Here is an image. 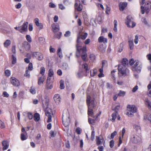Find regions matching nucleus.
<instances>
[{
	"mask_svg": "<svg viewBox=\"0 0 151 151\" xmlns=\"http://www.w3.org/2000/svg\"><path fill=\"white\" fill-rule=\"evenodd\" d=\"M117 132L116 131H114L113 133H112L111 136V138H113L117 134Z\"/></svg>",
	"mask_w": 151,
	"mask_h": 151,
	"instance_id": "obj_59",
	"label": "nucleus"
},
{
	"mask_svg": "<svg viewBox=\"0 0 151 151\" xmlns=\"http://www.w3.org/2000/svg\"><path fill=\"white\" fill-rule=\"evenodd\" d=\"M128 42L130 49L131 50L133 49L134 47V43L133 40L131 39H130Z\"/></svg>",
	"mask_w": 151,
	"mask_h": 151,
	"instance_id": "obj_29",
	"label": "nucleus"
},
{
	"mask_svg": "<svg viewBox=\"0 0 151 151\" xmlns=\"http://www.w3.org/2000/svg\"><path fill=\"white\" fill-rule=\"evenodd\" d=\"M96 144L97 145H101L104 141V139L102 137L100 138L99 136H96Z\"/></svg>",
	"mask_w": 151,
	"mask_h": 151,
	"instance_id": "obj_14",
	"label": "nucleus"
},
{
	"mask_svg": "<svg viewBox=\"0 0 151 151\" xmlns=\"http://www.w3.org/2000/svg\"><path fill=\"white\" fill-rule=\"evenodd\" d=\"M45 115L47 117V122H50L52 121V115H53V112L52 109L48 107H47L45 110Z\"/></svg>",
	"mask_w": 151,
	"mask_h": 151,
	"instance_id": "obj_6",
	"label": "nucleus"
},
{
	"mask_svg": "<svg viewBox=\"0 0 151 151\" xmlns=\"http://www.w3.org/2000/svg\"><path fill=\"white\" fill-rule=\"evenodd\" d=\"M30 92L33 94H35L36 93L35 88L33 87H31L30 90Z\"/></svg>",
	"mask_w": 151,
	"mask_h": 151,
	"instance_id": "obj_41",
	"label": "nucleus"
},
{
	"mask_svg": "<svg viewBox=\"0 0 151 151\" xmlns=\"http://www.w3.org/2000/svg\"><path fill=\"white\" fill-rule=\"evenodd\" d=\"M57 54L59 57L60 58H62L63 57L62 52L61 49L60 48H58L57 50Z\"/></svg>",
	"mask_w": 151,
	"mask_h": 151,
	"instance_id": "obj_30",
	"label": "nucleus"
},
{
	"mask_svg": "<svg viewBox=\"0 0 151 151\" xmlns=\"http://www.w3.org/2000/svg\"><path fill=\"white\" fill-rule=\"evenodd\" d=\"M125 92L122 91H120L119 93H118L119 96H125Z\"/></svg>",
	"mask_w": 151,
	"mask_h": 151,
	"instance_id": "obj_42",
	"label": "nucleus"
},
{
	"mask_svg": "<svg viewBox=\"0 0 151 151\" xmlns=\"http://www.w3.org/2000/svg\"><path fill=\"white\" fill-rule=\"evenodd\" d=\"M63 124L65 127H68L70 124V115L68 111L63 113L62 117Z\"/></svg>",
	"mask_w": 151,
	"mask_h": 151,
	"instance_id": "obj_4",
	"label": "nucleus"
},
{
	"mask_svg": "<svg viewBox=\"0 0 151 151\" xmlns=\"http://www.w3.org/2000/svg\"><path fill=\"white\" fill-rule=\"evenodd\" d=\"M133 128L137 131L140 130H141V127H140V126L136 124L134 125Z\"/></svg>",
	"mask_w": 151,
	"mask_h": 151,
	"instance_id": "obj_40",
	"label": "nucleus"
},
{
	"mask_svg": "<svg viewBox=\"0 0 151 151\" xmlns=\"http://www.w3.org/2000/svg\"><path fill=\"white\" fill-rule=\"evenodd\" d=\"M49 6L50 8H54L56 7V5L52 2L49 3Z\"/></svg>",
	"mask_w": 151,
	"mask_h": 151,
	"instance_id": "obj_54",
	"label": "nucleus"
},
{
	"mask_svg": "<svg viewBox=\"0 0 151 151\" xmlns=\"http://www.w3.org/2000/svg\"><path fill=\"white\" fill-rule=\"evenodd\" d=\"M54 99L56 103L58 104L60 103L61 100V97L59 94H56L54 95Z\"/></svg>",
	"mask_w": 151,
	"mask_h": 151,
	"instance_id": "obj_13",
	"label": "nucleus"
},
{
	"mask_svg": "<svg viewBox=\"0 0 151 151\" xmlns=\"http://www.w3.org/2000/svg\"><path fill=\"white\" fill-rule=\"evenodd\" d=\"M45 71V69L44 67H42L40 68V73L41 74L42 76H45L44 75V73Z\"/></svg>",
	"mask_w": 151,
	"mask_h": 151,
	"instance_id": "obj_35",
	"label": "nucleus"
},
{
	"mask_svg": "<svg viewBox=\"0 0 151 151\" xmlns=\"http://www.w3.org/2000/svg\"><path fill=\"white\" fill-rule=\"evenodd\" d=\"M11 83L15 86H18L20 85L19 82L18 80L14 77H12L10 78Z\"/></svg>",
	"mask_w": 151,
	"mask_h": 151,
	"instance_id": "obj_10",
	"label": "nucleus"
},
{
	"mask_svg": "<svg viewBox=\"0 0 151 151\" xmlns=\"http://www.w3.org/2000/svg\"><path fill=\"white\" fill-rule=\"evenodd\" d=\"M70 32L69 31H66L64 35V36L65 37H68L70 36Z\"/></svg>",
	"mask_w": 151,
	"mask_h": 151,
	"instance_id": "obj_55",
	"label": "nucleus"
},
{
	"mask_svg": "<svg viewBox=\"0 0 151 151\" xmlns=\"http://www.w3.org/2000/svg\"><path fill=\"white\" fill-rule=\"evenodd\" d=\"M26 37L27 40L28 42H32V39L29 35H27Z\"/></svg>",
	"mask_w": 151,
	"mask_h": 151,
	"instance_id": "obj_45",
	"label": "nucleus"
},
{
	"mask_svg": "<svg viewBox=\"0 0 151 151\" xmlns=\"http://www.w3.org/2000/svg\"><path fill=\"white\" fill-rule=\"evenodd\" d=\"M54 75V72L53 70L50 69L48 71V75L49 77H52Z\"/></svg>",
	"mask_w": 151,
	"mask_h": 151,
	"instance_id": "obj_34",
	"label": "nucleus"
},
{
	"mask_svg": "<svg viewBox=\"0 0 151 151\" xmlns=\"http://www.w3.org/2000/svg\"><path fill=\"white\" fill-rule=\"evenodd\" d=\"M0 127L1 129L4 128L5 125L4 123L0 120Z\"/></svg>",
	"mask_w": 151,
	"mask_h": 151,
	"instance_id": "obj_50",
	"label": "nucleus"
},
{
	"mask_svg": "<svg viewBox=\"0 0 151 151\" xmlns=\"http://www.w3.org/2000/svg\"><path fill=\"white\" fill-rule=\"evenodd\" d=\"M81 38V35H78L77 39V44L76 45L77 52L76 56L77 57L80 55V52L81 50H82V58L84 61L86 60L87 56V54L86 53V46L83 47L82 48L79 45V44L81 42L80 40Z\"/></svg>",
	"mask_w": 151,
	"mask_h": 151,
	"instance_id": "obj_1",
	"label": "nucleus"
},
{
	"mask_svg": "<svg viewBox=\"0 0 151 151\" xmlns=\"http://www.w3.org/2000/svg\"><path fill=\"white\" fill-rule=\"evenodd\" d=\"M114 30L115 32H117V22L116 20H114Z\"/></svg>",
	"mask_w": 151,
	"mask_h": 151,
	"instance_id": "obj_32",
	"label": "nucleus"
},
{
	"mask_svg": "<svg viewBox=\"0 0 151 151\" xmlns=\"http://www.w3.org/2000/svg\"><path fill=\"white\" fill-rule=\"evenodd\" d=\"M50 78L48 77L47 80V83L46 85V88L47 90L51 89H52L53 87L52 84L50 82Z\"/></svg>",
	"mask_w": 151,
	"mask_h": 151,
	"instance_id": "obj_11",
	"label": "nucleus"
},
{
	"mask_svg": "<svg viewBox=\"0 0 151 151\" xmlns=\"http://www.w3.org/2000/svg\"><path fill=\"white\" fill-rule=\"evenodd\" d=\"M98 42H103L104 43H106L107 42V39L102 36H100L98 38Z\"/></svg>",
	"mask_w": 151,
	"mask_h": 151,
	"instance_id": "obj_18",
	"label": "nucleus"
},
{
	"mask_svg": "<svg viewBox=\"0 0 151 151\" xmlns=\"http://www.w3.org/2000/svg\"><path fill=\"white\" fill-rule=\"evenodd\" d=\"M46 77L45 76H42L39 77L38 78V84L39 85H40L42 84L44 82Z\"/></svg>",
	"mask_w": 151,
	"mask_h": 151,
	"instance_id": "obj_17",
	"label": "nucleus"
},
{
	"mask_svg": "<svg viewBox=\"0 0 151 151\" xmlns=\"http://www.w3.org/2000/svg\"><path fill=\"white\" fill-rule=\"evenodd\" d=\"M28 23V22H24L20 28V32L23 33L24 32L26 31L27 30V26Z\"/></svg>",
	"mask_w": 151,
	"mask_h": 151,
	"instance_id": "obj_12",
	"label": "nucleus"
},
{
	"mask_svg": "<svg viewBox=\"0 0 151 151\" xmlns=\"http://www.w3.org/2000/svg\"><path fill=\"white\" fill-rule=\"evenodd\" d=\"M59 8L62 10H64L65 8V7L62 4H59Z\"/></svg>",
	"mask_w": 151,
	"mask_h": 151,
	"instance_id": "obj_58",
	"label": "nucleus"
},
{
	"mask_svg": "<svg viewBox=\"0 0 151 151\" xmlns=\"http://www.w3.org/2000/svg\"><path fill=\"white\" fill-rule=\"evenodd\" d=\"M106 49V47H104L103 45H100L99 47V50L103 52H105Z\"/></svg>",
	"mask_w": 151,
	"mask_h": 151,
	"instance_id": "obj_37",
	"label": "nucleus"
},
{
	"mask_svg": "<svg viewBox=\"0 0 151 151\" xmlns=\"http://www.w3.org/2000/svg\"><path fill=\"white\" fill-rule=\"evenodd\" d=\"M127 3L126 2H120L119 4L120 10L121 11H123L127 6Z\"/></svg>",
	"mask_w": 151,
	"mask_h": 151,
	"instance_id": "obj_16",
	"label": "nucleus"
},
{
	"mask_svg": "<svg viewBox=\"0 0 151 151\" xmlns=\"http://www.w3.org/2000/svg\"><path fill=\"white\" fill-rule=\"evenodd\" d=\"M128 60L126 58H124L122 60V63L120 65H123L124 66L127 65H128Z\"/></svg>",
	"mask_w": 151,
	"mask_h": 151,
	"instance_id": "obj_27",
	"label": "nucleus"
},
{
	"mask_svg": "<svg viewBox=\"0 0 151 151\" xmlns=\"http://www.w3.org/2000/svg\"><path fill=\"white\" fill-rule=\"evenodd\" d=\"M5 74L6 76L9 77L11 75V72L9 70H6L5 71Z\"/></svg>",
	"mask_w": 151,
	"mask_h": 151,
	"instance_id": "obj_43",
	"label": "nucleus"
},
{
	"mask_svg": "<svg viewBox=\"0 0 151 151\" xmlns=\"http://www.w3.org/2000/svg\"><path fill=\"white\" fill-rule=\"evenodd\" d=\"M127 115L129 117L133 116V114L137 112V109L135 106L128 105L127 106Z\"/></svg>",
	"mask_w": 151,
	"mask_h": 151,
	"instance_id": "obj_5",
	"label": "nucleus"
},
{
	"mask_svg": "<svg viewBox=\"0 0 151 151\" xmlns=\"http://www.w3.org/2000/svg\"><path fill=\"white\" fill-rule=\"evenodd\" d=\"M16 47L15 45L13 46L12 47V52L14 54H15L16 53Z\"/></svg>",
	"mask_w": 151,
	"mask_h": 151,
	"instance_id": "obj_57",
	"label": "nucleus"
},
{
	"mask_svg": "<svg viewBox=\"0 0 151 151\" xmlns=\"http://www.w3.org/2000/svg\"><path fill=\"white\" fill-rule=\"evenodd\" d=\"M88 35V34L86 33H85L83 35H82L81 37V39L82 40H85L87 37Z\"/></svg>",
	"mask_w": 151,
	"mask_h": 151,
	"instance_id": "obj_62",
	"label": "nucleus"
},
{
	"mask_svg": "<svg viewBox=\"0 0 151 151\" xmlns=\"http://www.w3.org/2000/svg\"><path fill=\"white\" fill-rule=\"evenodd\" d=\"M118 75L119 76L124 77L129 74V70L126 66L119 65L118 67Z\"/></svg>",
	"mask_w": 151,
	"mask_h": 151,
	"instance_id": "obj_3",
	"label": "nucleus"
},
{
	"mask_svg": "<svg viewBox=\"0 0 151 151\" xmlns=\"http://www.w3.org/2000/svg\"><path fill=\"white\" fill-rule=\"evenodd\" d=\"M146 9H147V10H149L151 8V2H147L145 4Z\"/></svg>",
	"mask_w": 151,
	"mask_h": 151,
	"instance_id": "obj_39",
	"label": "nucleus"
},
{
	"mask_svg": "<svg viewBox=\"0 0 151 151\" xmlns=\"http://www.w3.org/2000/svg\"><path fill=\"white\" fill-rule=\"evenodd\" d=\"M50 51L51 53H54L55 52V48L52 47V46H50L49 48Z\"/></svg>",
	"mask_w": 151,
	"mask_h": 151,
	"instance_id": "obj_52",
	"label": "nucleus"
},
{
	"mask_svg": "<svg viewBox=\"0 0 151 151\" xmlns=\"http://www.w3.org/2000/svg\"><path fill=\"white\" fill-rule=\"evenodd\" d=\"M88 122L90 124H93L95 122V120L94 119H91L88 117Z\"/></svg>",
	"mask_w": 151,
	"mask_h": 151,
	"instance_id": "obj_53",
	"label": "nucleus"
},
{
	"mask_svg": "<svg viewBox=\"0 0 151 151\" xmlns=\"http://www.w3.org/2000/svg\"><path fill=\"white\" fill-rule=\"evenodd\" d=\"M3 95L4 97L7 98L9 96L8 93L6 91H4L3 92Z\"/></svg>",
	"mask_w": 151,
	"mask_h": 151,
	"instance_id": "obj_60",
	"label": "nucleus"
},
{
	"mask_svg": "<svg viewBox=\"0 0 151 151\" xmlns=\"http://www.w3.org/2000/svg\"><path fill=\"white\" fill-rule=\"evenodd\" d=\"M2 144L3 146V150H6L8 148L9 146V144L6 141H3Z\"/></svg>",
	"mask_w": 151,
	"mask_h": 151,
	"instance_id": "obj_21",
	"label": "nucleus"
},
{
	"mask_svg": "<svg viewBox=\"0 0 151 151\" xmlns=\"http://www.w3.org/2000/svg\"><path fill=\"white\" fill-rule=\"evenodd\" d=\"M138 36L137 35H136L135 36V39L134 40V43L137 44L138 43Z\"/></svg>",
	"mask_w": 151,
	"mask_h": 151,
	"instance_id": "obj_56",
	"label": "nucleus"
},
{
	"mask_svg": "<svg viewBox=\"0 0 151 151\" xmlns=\"http://www.w3.org/2000/svg\"><path fill=\"white\" fill-rule=\"evenodd\" d=\"M25 76L29 78L30 77V74L29 73V71L28 70H26L25 72V73L24 74Z\"/></svg>",
	"mask_w": 151,
	"mask_h": 151,
	"instance_id": "obj_48",
	"label": "nucleus"
},
{
	"mask_svg": "<svg viewBox=\"0 0 151 151\" xmlns=\"http://www.w3.org/2000/svg\"><path fill=\"white\" fill-rule=\"evenodd\" d=\"M21 138L22 140L23 141L26 139L27 138V137L24 134L22 133L21 135Z\"/></svg>",
	"mask_w": 151,
	"mask_h": 151,
	"instance_id": "obj_38",
	"label": "nucleus"
},
{
	"mask_svg": "<svg viewBox=\"0 0 151 151\" xmlns=\"http://www.w3.org/2000/svg\"><path fill=\"white\" fill-rule=\"evenodd\" d=\"M23 47L27 51L29 50L30 48V45L27 42H24L23 44Z\"/></svg>",
	"mask_w": 151,
	"mask_h": 151,
	"instance_id": "obj_20",
	"label": "nucleus"
},
{
	"mask_svg": "<svg viewBox=\"0 0 151 151\" xmlns=\"http://www.w3.org/2000/svg\"><path fill=\"white\" fill-rule=\"evenodd\" d=\"M78 4L76 2L75 4V7L76 10H77L78 11H81L83 9V6L81 4H79L78 6Z\"/></svg>",
	"mask_w": 151,
	"mask_h": 151,
	"instance_id": "obj_19",
	"label": "nucleus"
},
{
	"mask_svg": "<svg viewBox=\"0 0 151 151\" xmlns=\"http://www.w3.org/2000/svg\"><path fill=\"white\" fill-rule=\"evenodd\" d=\"M82 132L81 129L79 127H77L76 129V132L78 134H80Z\"/></svg>",
	"mask_w": 151,
	"mask_h": 151,
	"instance_id": "obj_44",
	"label": "nucleus"
},
{
	"mask_svg": "<svg viewBox=\"0 0 151 151\" xmlns=\"http://www.w3.org/2000/svg\"><path fill=\"white\" fill-rule=\"evenodd\" d=\"M12 64H15L17 62V59L15 56L14 55H12Z\"/></svg>",
	"mask_w": 151,
	"mask_h": 151,
	"instance_id": "obj_33",
	"label": "nucleus"
},
{
	"mask_svg": "<svg viewBox=\"0 0 151 151\" xmlns=\"http://www.w3.org/2000/svg\"><path fill=\"white\" fill-rule=\"evenodd\" d=\"M34 22L36 25L40 29H42L43 27V25L42 23L39 22V19L37 18L34 19Z\"/></svg>",
	"mask_w": 151,
	"mask_h": 151,
	"instance_id": "obj_15",
	"label": "nucleus"
},
{
	"mask_svg": "<svg viewBox=\"0 0 151 151\" xmlns=\"http://www.w3.org/2000/svg\"><path fill=\"white\" fill-rule=\"evenodd\" d=\"M144 119L148 120L151 123V114H146L144 116Z\"/></svg>",
	"mask_w": 151,
	"mask_h": 151,
	"instance_id": "obj_24",
	"label": "nucleus"
},
{
	"mask_svg": "<svg viewBox=\"0 0 151 151\" xmlns=\"http://www.w3.org/2000/svg\"><path fill=\"white\" fill-rule=\"evenodd\" d=\"M32 69L33 67L32 64L31 63H29L28 66V69L30 70H32Z\"/></svg>",
	"mask_w": 151,
	"mask_h": 151,
	"instance_id": "obj_61",
	"label": "nucleus"
},
{
	"mask_svg": "<svg viewBox=\"0 0 151 151\" xmlns=\"http://www.w3.org/2000/svg\"><path fill=\"white\" fill-rule=\"evenodd\" d=\"M91 97L90 96H88L87 97L86 102L88 107V114L89 116H91L94 118L96 119L98 116H96L95 118L93 116V109H94L96 105L94 103V100H91L90 101Z\"/></svg>",
	"mask_w": 151,
	"mask_h": 151,
	"instance_id": "obj_2",
	"label": "nucleus"
},
{
	"mask_svg": "<svg viewBox=\"0 0 151 151\" xmlns=\"http://www.w3.org/2000/svg\"><path fill=\"white\" fill-rule=\"evenodd\" d=\"M142 67V65H140L135 68V67L132 68V70L133 71H136L137 72H140L141 71Z\"/></svg>",
	"mask_w": 151,
	"mask_h": 151,
	"instance_id": "obj_22",
	"label": "nucleus"
},
{
	"mask_svg": "<svg viewBox=\"0 0 151 151\" xmlns=\"http://www.w3.org/2000/svg\"><path fill=\"white\" fill-rule=\"evenodd\" d=\"M97 70L96 69L91 70L90 71V76L92 77H93L96 75L97 74Z\"/></svg>",
	"mask_w": 151,
	"mask_h": 151,
	"instance_id": "obj_26",
	"label": "nucleus"
},
{
	"mask_svg": "<svg viewBox=\"0 0 151 151\" xmlns=\"http://www.w3.org/2000/svg\"><path fill=\"white\" fill-rule=\"evenodd\" d=\"M53 31L54 32L58 31L59 29L58 26H57L55 24H53L52 25Z\"/></svg>",
	"mask_w": 151,
	"mask_h": 151,
	"instance_id": "obj_28",
	"label": "nucleus"
},
{
	"mask_svg": "<svg viewBox=\"0 0 151 151\" xmlns=\"http://www.w3.org/2000/svg\"><path fill=\"white\" fill-rule=\"evenodd\" d=\"M34 119L36 122L38 121L40 119V115L37 113L34 114Z\"/></svg>",
	"mask_w": 151,
	"mask_h": 151,
	"instance_id": "obj_25",
	"label": "nucleus"
},
{
	"mask_svg": "<svg viewBox=\"0 0 151 151\" xmlns=\"http://www.w3.org/2000/svg\"><path fill=\"white\" fill-rule=\"evenodd\" d=\"M63 3L65 5H69L70 4L69 0H63Z\"/></svg>",
	"mask_w": 151,
	"mask_h": 151,
	"instance_id": "obj_51",
	"label": "nucleus"
},
{
	"mask_svg": "<svg viewBox=\"0 0 151 151\" xmlns=\"http://www.w3.org/2000/svg\"><path fill=\"white\" fill-rule=\"evenodd\" d=\"M126 23L127 26L129 27H133L135 26V23L133 21V19L130 16H128L127 17Z\"/></svg>",
	"mask_w": 151,
	"mask_h": 151,
	"instance_id": "obj_7",
	"label": "nucleus"
},
{
	"mask_svg": "<svg viewBox=\"0 0 151 151\" xmlns=\"http://www.w3.org/2000/svg\"><path fill=\"white\" fill-rule=\"evenodd\" d=\"M95 138V131L93 130L91 133V139L92 141H93Z\"/></svg>",
	"mask_w": 151,
	"mask_h": 151,
	"instance_id": "obj_46",
	"label": "nucleus"
},
{
	"mask_svg": "<svg viewBox=\"0 0 151 151\" xmlns=\"http://www.w3.org/2000/svg\"><path fill=\"white\" fill-rule=\"evenodd\" d=\"M27 116L29 119H32L33 118L32 113L31 112H28L27 113Z\"/></svg>",
	"mask_w": 151,
	"mask_h": 151,
	"instance_id": "obj_49",
	"label": "nucleus"
},
{
	"mask_svg": "<svg viewBox=\"0 0 151 151\" xmlns=\"http://www.w3.org/2000/svg\"><path fill=\"white\" fill-rule=\"evenodd\" d=\"M11 44V41L10 40H7L5 41L4 43V47L7 48Z\"/></svg>",
	"mask_w": 151,
	"mask_h": 151,
	"instance_id": "obj_23",
	"label": "nucleus"
},
{
	"mask_svg": "<svg viewBox=\"0 0 151 151\" xmlns=\"http://www.w3.org/2000/svg\"><path fill=\"white\" fill-rule=\"evenodd\" d=\"M90 58L91 60H93L95 59V57L93 54H92L90 55Z\"/></svg>",
	"mask_w": 151,
	"mask_h": 151,
	"instance_id": "obj_64",
	"label": "nucleus"
},
{
	"mask_svg": "<svg viewBox=\"0 0 151 151\" xmlns=\"http://www.w3.org/2000/svg\"><path fill=\"white\" fill-rule=\"evenodd\" d=\"M82 68L85 69L86 72H87L88 71V65L86 63H84L82 65Z\"/></svg>",
	"mask_w": 151,
	"mask_h": 151,
	"instance_id": "obj_36",
	"label": "nucleus"
},
{
	"mask_svg": "<svg viewBox=\"0 0 151 151\" xmlns=\"http://www.w3.org/2000/svg\"><path fill=\"white\" fill-rule=\"evenodd\" d=\"M116 114L117 112H116L113 113L112 114L111 116L112 118L111 119V121L112 122H114L115 121V119L116 117Z\"/></svg>",
	"mask_w": 151,
	"mask_h": 151,
	"instance_id": "obj_31",
	"label": "nucleus"
},
{
	"mask_svg": "<svg viewBox=\"0 0 151 151\" xmlns=\"http://www.w3.org/2000/svg\"><path fill=\"white\" fill-rule=\"evenodd\" d=\"M126 132V130L124 128H123L122 131V137L123 138Z\"/></svg>",
	"mask_w": 151,
	"mask_h": 151,
	"instance_id": "obj_63",
	"label": "nucleus"
},
{
	"mask_svg": "<svg viewBox=\"0 0 151 151\" xmlns=\"http://www.w3.org/2000/svg\"><path fill=\"white\" fill-rule=\"evenodd\" d=\"M84 74V73L82 71H81L77 73V75L78 77H81Z\"/></svg>",
	"mask_w": 151,
	"mask_h": 151,
	"instance_id": "obj_47",
	"label": "nucleus"
},
{
	"mask_svg": "<svg viewBox=\"0 0 151 151\" xmlns=\"http://www.w3.org/2000/svg\"><path fill=\"white\" fill-rule=\"evenodd\" d=\"M33 58H36L39 60H42L43 58V56L42 53L38 52H34L32 55Z\"/></svg>",
	"mask_w": 151,
	"mask_h": 151,
	"instance_id": "obj_9",
	"label": "nucleus"
},
{
	"mask_svg": "<svg viewBox=\"0 0 151 151\" xmlns=\"http://www.w3.org/2000/svg\"><path fill=\"white\" fill-rule=\"evenodd\" d=\"M141 140V137L137 135H134L131 137L130 141L133 143H137Z\"/></svg>",
	"mask_w": 151,
	"mask_h": 151,
	"instance_id": "obj_8",
	"label": "nucleus"
}]
</instances>
